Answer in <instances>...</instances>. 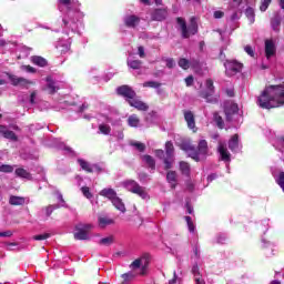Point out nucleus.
Returning a JSON list of instances; mask_svg holds the SVG:
<instances>
[{"label":"nucleus","instance_id":"1","mask_svg":"<svg viewBox=\"0 0 284 284\" xmlns=\"http://www.w3.org/2000/svg\"><path fill=\"white\" fill-rule=\"evenodd\" d=\"M257 104L263 110H272V108L284 105V85L271 84L265 87L262 94L257 98Z\"/></svg>","mask_w":284,"mask_h":284},{"label":"nucleus","instance_id":"2","mask_svg":"<svg viewBox=\"0 0 284 284\" xmlns=\"http://www.w3.org/2000/svg\"><path fill=\"white\" fill-rule=\"evenodd\" d=\"M176 23L181 28V34L182 39H190V36L196 34L199 32V24H196V19L191 18L190 26L187 27V22H185V19L179 17L176 18Z\"/></svg>","mask_w":284,"mask_h":284},{"label":"nucleus","instance_id":"3","mask_svg":"<svg viewBox=\"0 0 284 284\" xmlns=\"http://www.w3.org/2000/svg\"><path fill=\"white\" fill-rule=\"evenodd\" d=\"M91 230L92 224L78 223L75 225V232L73 233L75 241H88L90 239L89 234Z\"/></svg>","mask_w":284,"mask_h":284},{"label":"nucleus","instance_id":"4","mask_svg":"<svg viewBox=\"0 0 284 284\" xmlns=\"http://www.w3.org/2000/svg\"><path fill=\"white\" fill-rule=\"evenodd\" d=\"M206 91H200L199 97L205 99L206 103H219V98H212L214 94V81L212 79L206 80Z\"/></svg>","mask_w":284,"mask_h":284},{"label":"nucleus","instance_id":"5","mask_svg":"<svg viewBox=\"0 0 284 284\" xmlns=\"http://www.w3.org/2000/svg\"><path fill=\"white\" fill-rule=\"evenodd\" d=\"M224 67L226 77H235L243 70V63L236 60H226Z\"/></svg>","mask_w":284,"mask_h":284},{"label":"nucleus","instance_id":"6","mask_svg":"<svg viewBox=\"0 0 284 284\" xmlns=\"http://www.w3.org/2000/svg\"><path fill=\"white\" fill-rule=\"evenodd\" d=\"M116 95L123 97V99H125V101L129 103L132 99H135L136 91H134V89L128 84H122L116 88Z\"/></svg>","mask_w":284,"mask_h":284},{"label":"nucleus","instance_id":"7","mask_svg":"<svg viewBox=\"0 0 284 284\" xmlns=\"http://www.w3.org/2000/svg\"><path fill=\"white\" fill-rule=\"evenodd\" d=\"M181 150L189 153L190 159H193V161H195L196 163L201 161V158L199 156V151L196 150V146H194L192 143H183L181 145Z\"/></svg>","mask_w":284,"mask_h":284},{"label":"nucleus","instance_id":"8","mask_svg":"<svg viewBox=\"0 0 284 284\" xmlns=\"http://www.w3.org/2000/svg\"><path fill=\"white\" fill-rule=\"evenodd\" d=\"M183 114H184V120L186 122L189 130L196 132V130H197L196 129V118L194 116V112H192L190 110H184Z\"/></svg>","mask_w":284,"mask_h":284},{"label":"nucleus","instance_id":"9","mask_svg":"<svg viewBox=\"0 0 284 284\" xmlns=\"http://www.w3.org/2000/svg\"><path fill=\"white\" fill-rule=\"evenodd\" d=\"M128 103L131 108H135V110H139L140 112H148V110H150V105H148V103L141 101L136 97L129 100Z\"/></svg>","mask_w":284,"mask_h":284},{"label":"nucleus","instance_id":"10","mask_svg":"<svg viewBox=\"0 0 284 284\" xmlns=\"http://www.w3.org/2000/svg\"><path fill=\"white\" fill-rule=\"evenodd\" d=\"M152 21H165L168 19V9H155L151 13Z\"/></svg>","mask_w":284,"mask_h":284},{"label":"nucleus","instance_id":"11","mask_svg":"<svg viewBox=\"0 0 284 284\" xmlns=\"http://www.w3.org/2000/svg\"><path fill=\"white\" fill-rule=\"evenodd\" d=\"M141 23V18L139 16L130 14L124 18V26L126 28H136Z\"/></svg>","mask_w":284,"mask_h":284},{"label":"nucleus","instance_id":"12","mask_svg":"<svg viewBox=\"0 0 284 284\" xmlns=\"http://www.w3.org/2000/svg\"><path fill=\"white\" fill-rule=\"evenodd\" d=\"M224 113L226 115V121H230L232 119L233 114L239 113V104L231 103L224 108Z\"/></svg>","mask_w":284,"mask_h":284},{"label":"nucleus","instance_id":"13","mask_svg":"<svg viewBox=\"0 0 284 284\" xmlns=\"http://www.w3.org/2000/svg\"><path fill=\"white\" fill-rule=\"evenodd\" d=\"M265 54H266V59H270L276 54V47L274 45V41L272 40L265 41Z\"/></svg>","mask_w":284,"mask_h":284},{"label":"nucleus","instance_id":"14","mask_svg":"<svg viewBox=\"0 0 284 284\" xmlns=\"http://www.w3.org/2000/svg\"><path fill=\"white\" fill-rule=\"evenodd\" d=\"M0 134L3 135L4 139H9L10 141H18L17 133L14 131L8 130V128L0 125Z\"/></svg>","mask_w":284,"mask_h":284},{"label":"nucleus","instance_id":"15","mask_svg":"<svg viewBox=\"0 0 284 284\" xmlns=\"http://www.w3.org/2000/svg\"><path fill=\"white\" fill-rule=\"evenodd\" d=\"M196 151H197V156H207V152H209L207 141L201 140L197 144Z\"/></svg>","mask_w":284,"mask_h":284},{"label":"nucleus","instance_id":"16","mask_svg":"<svg viewBox=\"0 0 284 284\" xmlns=\"http://www.w3.org/2000/svg\"><path fill=\"white\" fill-rule=\"evenodd\" d=\"M217 150L220 152L222 161H225L226 163L231 161L232 155L230 154V151H227V148H225V145L220 144Z\"/></svg>","mask_w":284,"mask_h":284},{"label":"nucleus","instance_id":"17","mask_svg":"<svg viewBox=\"0 0 284 284\" xmlns=\"http://www.w3.org/2000/svg\"><path fill=\"white\" fill-rule=\"evenodd\" d=\"M9 79H10L12 85H19L21 83H23V85H32V82L24 78H19L17 75H10Z\"/></svg>","mask_w":284,"mask_h":284},{"label":"nucleus","instance_id":"18","mask_svg":"<svg viewBox=\"0 0 284 284\" xmlns=\"http://www.w3.org/2000/svg\"><path fill=\"white\" fill-rule=\"evenodd\" d=\"M78 163H79L81 170H83L88 174H92V172H94V169H92V165H90L88 161H85L83 159H78Z\"/></svg>","mask_w":284,"mask_h":284},{"label":"nucleus","instance_id":"19","mask_svg":"<svg viewBox=\"0 0 284 284\" xmlns=\"http://www.w3.org/2000/svg\"><path fill=\"white\" fill-rule=\"evenodd\" d=\"M31 61L34 65H39V68H45V65H48V60L41 55H33Z\"/></svg>","mask_w":284,"mask_h":284},{"label":"nucleus","instance_id":"20","mask_svg":"<svg viewBox=\"0 0 284 284\" xmlns=\"http://www.w3.org/2000/svg\"><path fill=\"white\" fill-rule=\"evenodd\" d=\"M180 172L183 174V176H190L192 169L190 166V163L185 161L180 162Z\"/></svg>","mask_w":284,"mask_h":284},{"label":"nucleus","instance_id":"21","mask_svg":"<svg viewBox=\"0 0 284 284\" xmlns=\"http://www.w3.org/2000/svg\"><path fill=\"white\" fill-rule=\"evenodd\" d=\"M111 202L115 209H118L122 213H125V204L119 196L115 195Z\"/></svg>","mask_w":284,"mask_h":284},{"label":"nucleus","instance_id":"22","mask_svg":"<svg viewBox=\"0 0 284 284\" xmlns=\"http://www.w3.org/2000/svg\"><path fill=\"white\" fill-rule=\"evenodd\" d=\"M166 181L171 184L172 190L176 187V171H169L166 173Z\"/></svg>","mask_w":284,"mask_h":284},{"label":"nucleus","instance_id":"23","mask_svg":"<svg viewBox=\"0 0 284 284\" xmlns=\"http://www.w3.org/2000/svg\"><path fill=\"white\" fill-rule=\"evenodd\" d=\"M98 223H99V227H101V230H104V227H108V225H114V220L100 216L98 219Z\"/></svg>","mask_w":284,"mask_h":284},{"label":"nucleus","instance_id":"24","mask_svg":"<svg viewBox=\"0 0 284 284\" xmlns=\"http://www.w3.org/2000/svg\"><path fill=\"white\" fill-rule=\"evenodd\" d=\"M10 205H26V197L11 195L9 199Z\"/></svg>","mask_w":284,"mask_h":284},{"label":"nucleus","instance_id":"25","mask_svg":"<svg viewBox=\"0 0 284 284\" xmlns=\"http://www.w3.org/2000/svg\"><path fill=\"white\" fill-rule=\"evenodd\" d=\"M100 196H104L105 199L112 201L116 196V191H114L113 189H103L100 192Z\"/></svg>","mask_w":284,"mask_h":284},{"label":"nucleus","instance_id":"26","mask_svg":"<svg viewBox=\"0 0 284 284\" xmlns=\"http://www.w3.org/2000/svg\"><path fill=\"white\" fill-rule=\"evenodd\" d=\"M142 160L148 165V168H150V170H156V161H154L152 155H143Z\"/></svg>","mask_w":284,"mask_h":284},{"label":"nucleus","instance_id":"27","mask_svg":"<svg viewBox=\"0 0 284 284\" xmlns=\"http://www.w3.org/2000/svg\"><path fill=\"white\" fill-rule=\"evenodd\" d=\"M141 123V119H139V115L132 114L128 118V125L130 128H139V124Z\"/></svg>","mask_w":284,"mask_h":284},{"label":"nucleus","instance_id":"28","mask_svg":"<svg viewBox=\"0 0 284 284\" xmlns=\"http://www.w3.org/2000/svg\"><path fill=\"white\" fill-rule=\"evenodd\" d=\"M126 65L131 68V70H141L143 67V61L141 60H128Z\"/></svg>","mask_w":284,"mask_h":284},{"label":"nucleus","instance_id":"29","mask_svg":"<svg viewBox=\"0 0 284 284\" xmlns=\"http://www.w3.org/2000/svg\"><path fill=\"white\" fill-rule=\"evenodd\" d=\"M165 154L166 158L174 159V144L172 143V141H168L165 143Z\"/></svg>","mask_w":284,"mask_h":284},{"label":"nucleus","instance_id":"30","mask_svg":"<svg viewBox=\"0 0 284 284\" xmlns=\"http://www.w3.org/2000/svg\"><path fill=\"white\" fill-rule=\"evenodd\" d=\"M213 121L216 123L220 130H223V128H225V122L223 121V118L219 114V112L213 113Z\"/></svg>","mask_w":284,"mask_h":284},{"label":"nucleus","instance_id":"31","mask_svg":"<svg viewBox=\"0 0 284 284\" xmlns=\"http://www.w3.org/2000/svg\"><path fill=\"white\" fill-rule=\"evenodd\" d=\"M138 185L139 184L134 180H128L124 182V187L128 190V192H132V194L136 190Z\"/></svg>","mask_w":284,"mask_h":284},{"label":"nucleus","instance_id":"32","mask_svg":"<svg viewBox=\"0 0 284 284\" xmlns=\"http://www.w3.org/2000/svg\"><path fill=\"white\" fill-rule=\"evenodd\" d=\"M239 148V134H234L229 141V149L234 152Z\"/></svg>","mask_w":284,"mask_h":284},{"label":"nucleus","instance_id":"33","mask_svg":"<svg viewBox=\"0 0 284 284\" xmlns=\"http://www.w3.org/2000/svg\"><path fill=\"white\" fill-rule=\"evenodd\" d=\"M133 194H136L141 199H148V192H145V189L140 186V184H138V187L133 191Z\"/></svg>","mask_w":284,"mask_h":284},{"label":"nucleus","instance_id":"34","mask_svg":"<svg viewBox=\"0 0 284 284\" xmlns=\"http://www.w3.org/2000/svg\"><path fill=\"white\" fill-rule=\"evenodd\" d=\"M114 243V235H110L100 240L99 244L109 247Z\"/></svg>","mask_w":284,"mask_h":284},{"label":"nucleus","instance_id":"35","mask_svg":"<svg viewBox=\"0 0 284 284\" xmlns=\"http://www.w3.org/2000/svg\"><path fill=\"white\" fill-rule=\"evenodd\" d=\"M16 174L20 179H30V172H28L26 169H21V168L17 169Z\"/></svg>","mask_w":284,"mask_h":284},{"label":"nucleus","instance_id":"36","mask_svg":"<svg viewBox=\"0 0 284 284\" xmlns=\"http://www.w3.org/2000/svg\"><path fill=\"white\" fill-rule=\"evenodd\" d=\"M179 68H182V70H190V60L185 58H181L178 61Z\"/></svg>","mask_w":284,"mask_h":284},{"label":"nucleus","instance_id":"37","mask_svg":"<svg viewBox=\"0 0 284 284\" xmlns=\"http://www.w3.org/2000/svg\"><path fill=\"white\" fill-rule=\"evenodd\" d=\"M0 172H3L4 174H12V172H14V166L10 164H2L0 165Z\"/></svg>","mask_w":284,"mask_h":284},{"label":"nucleus","instance_id":"38","mask_svg":"<svg viewBox=\"0 0 284 284\" xmlns=\"http://www.w3.org/2000/svg\"><path fill=\"white\" fill-rule=\"evenodd\" d=\"M271 26L275 32H278V28H281V18L278 17L273 18L271 20Z\"/></svg>","mask_w":284,"mask_h":284},{"label":"nucleus","instance_id":"39","mask_svg":"<svg viewBox=\"0 0 284 284\" xmlns=\"http://www.w3.org/2000/svg\"><path fill=\"white\" fill-rule=\"evenodd\" d=\"M184 221H186L189 232L194 233V231L196 230V226H194V222H192V217L186 215L184 216Z\"/></svg>","mask_w":284,"mask_h":284},{"label":"nucleus","instance_id":"40","mask_svg":"<svg viewBox=\"0 0 284 284\" xmlns=\"http://www.w3.org/2000/svg\"><path fill=\"white\" fill-rule=\"evenodd\" d=\"M99 130H100L101 134H105V135H108V134H110V132H112V128H110V125H108V124H100Z\"/></svg>","mask_w":284,"mask_h":284},{"label":"nucleus","instance_id":"41","mask_svg":"<svg viewBox=\"0 0 284 284\" xmlns=\"http://www.w3.org/2000/svg\"><path fill=\"white\" fill-rule=\"evenodd\" d=\"M161 87V82H156V81H146L143 83V88H154L158 89Z\"/></svg>","mask_w":284,"mask_h":284},{"label":"nucleus","instance_id":"42","mask_svg":"<svg viewBox=\"0 0 284 284\" xmlns=\"http://www.w3.org/2000/svg\"><path fill=\"white\" fill-rule=\"evenodd\" d=\"M131 145L135 148L138 152H145V144H143V142H132Z\"/></svg>","mask_w":284,"mask_h":284},{"label":"nucleus","instance_id":"43","mask_svg":"<svg viewBox=\"0 0 284 284\" xmlns=\"http://www.w3.org/2000/svg\"><path fill=\"white\" fill-rule=\"evenodd\" d=\"M143 263V258H136L130 264L131 270H139Z\"/></svg>","mask_w":284,"mask_h":284},{"label":"nucleus","instance_id":"44","mask_svg":"<svg viewBox=\"0 0 284 284\" xmlns=\"http://www.w3.org/2000/svg\"><path fill=\"white\" fill-rule=\"evenodd\" d=\"M134 276L135 275L132 272L122 274V278H123L122 284H128V281H132V278H134Z\"/></svg>","mask_w":284,"mask_h":284},{"label":"nucleus","instance_id":"45","mask_svg":"<svg viewBox=\"0 0 284 284\" xmlns=\"http://www.w3.org/2000/svg\"><path fill=\"white\" fill-rule=\"evenodd\" d=\"M277 185L282 189L284 192V172H280L278 178L276 180Z\"/></svg>","mask_w":284,"mask_h":284},{"label":"nucleus","instance_id":"46","mask_svg":"<svg viewBox=\"0 0 284 284\" xmlns=\"http://www.w3.org/2000/svg\"><path fill=\"white\" fill-rule=\"evenodd\" d=\"M245 16L247 17V19H250V21H254V9L252 7L246 8Z\"/></svg>","mask_w":284,"mask_h":284},{"label":"nucleus","instance_id":"47","mask_svg":"<svg viewBox=\"0 0 284 284\" xmlns=\"http://www.w3.org/2000/svg\"><path fill=\"white\" fill-rule=\"evenodd\" d=\"M270 3H272V0H262L260 6L261 12H265L270 8Z\"/></svg>","mask_w":284,"mask_h":284},{"label":"nucleus","instance_id":"48","mask_svg":"<svg viewBox=\"0 0 284 284\" xmlns=\"http://www.w3.org/2000/svg\"><path fill=\"white\" fill-rule=\"evenodd\" d=\"M81 192L83 194V196H85V199H92V192H90V187L88 186H82L81 187Z\"/></svg>","mask_w":284,"mask_h":284},{"label":"nucleus","instance_id":"49","mask_svg":"<svg viewBox=\"0 0 284 284\" xmlns=\"http://www.w3.org/2000/svg\"><path fill=\"white\" fill-rule=\"evenodd\" d=\"M50 233L39 234L33 236V241H45L50 239Z\"/></svg>","mask_w":284,"mask_h":284},{"label":"nucleus","instance_id":"50","mask_svg":"<svg viewBox=\"0 0 284 284\" xmlns=\"http://www.w3.org/2000/svg\"><path fill=\"white\" fill-rule=\"evenodd\" d=\"M173 158H165L164 159V170H172V163H173Z\"/></svg>","mask_w":284,"mask_h":284},{"label":"nucleus","instance_id":"51","mask_svg":"<svg viewBox=\"0 0 284 284\" xmlns=\"http://www.w3.org/2000/svg\"><path fill=\"white\" fill-rule=\"evenodd\" d=\"M59 205H49L47 206L45 210V216H52V212H54V210H58Z\"/></svg>","mask_w":284,"mask_h":284},{"label":"nucleus","instance_id":"52","mask_svg":"<svg viewBox=\"0 0 284 284\" xmlns=\"http://www.w3.org/2000/svg\"><path fill=\"white\" fill-rule=\"evenodd\" d=\"M47 90L49 94H54L57 92V87L54 85V82H49L47 84Z\"/></svg>","mask_w":284,"mask_h":284},{"label":"nucleus","instance_id":"53","mask_svg":"<svg viewBox=\"0 0 284 284\" xmlns=\"http://www.w3.org/2000/svg\"><path fill=\"white\" fill-rule=\"evenodd\" d=\"M192 274H193L194 278H201V272H200L199 265L195 264L192 267Z\"/></svg>","mask_w":284,"mask_h":284},{"label":"nucleus","instance_id":"54","mask_svg":"<svg viewBox=\"0 0 284 284\" xmlns=\"http://www.w3.org/2000/svg\"><path fill=\"white\" fill-rule=\"evenodd\" d=\"M186 88L194 85V75H189L185 78Z\"/></svg>","mask_w":284,"mask_h":284},{"label":"nucleus","instance_id":"55","mask_svg":"<svg viewBox=\"0 0 284 284\" xmlns=\"http://www.w3.org/2000/svg\"><path fill=\"white\" fill-rule=\"evenodd\" d=\"M244 51L246 52V54H248V57H254V49L252 48V45L247 44L246 47H244Z\"/></svg>","mask_w":284,"mask_h":284},{"label":"nucleus","instance_id":"56","mask_svg":"<svg viewBox=\"0 0 284 284\" xmlns=\"http://www.w3.org/2000/svg\"><path fill=\"white\" fill-rule=\"evenodd\" d=\"M138 54L140 59H145V48H143L142 45L138 47Z\"/></svg>","mask_w":284,"mask_h":284},{"label":"nucleus","instance_id":"57","mask_svg":"<svg viewBox=\"0 0 284 284\" xmlns=\"http://www.w3.org/2000/svg\"><path fill=\"white\" fill-rule=\"evenodd\" d=\"M22 68L23 70H26V72H30L31 74H34V72H37V69H34V67L31 65H23Z\"/></svg>","mask_w":284,"mask_h":284},{"label":"nucleus","instance_id":"58","mask_svg":"<svg viewBox=\"0 0 284 284\" xmlns=\"http://www.w3.org/2000/svg\"><path fill=\"white\" fill-rule=\"evenodd\" d=\"M214 19H223L225 17V13L223 11H215L213 13Z\"/></svg>","mask_w":284,"mask_h":284},{"label":"nucleus","instance_id":"59","mask_svg":"<svg viewBox=\"0 0 284 284\" xmlns=\"http://www.w3.org/2000/svg\"><path fill=\"white\" fill-rule=\"evenodd\" d=\"M155 155L158 156V159H163L165 156V151L159 149L155 151Z\"/></svg>","mask_w":284,"mask_h":284},{"label":"nucleus","instance_id":"60","mask_svg":"<svg viewBox=\"0 0 284 284\" xmlns=\"http://www.w3.org/2000/svg\"><path fill=\"white\" fill-rule=\"evenodd\" d=\"M174 59H172V58H169V59H166V68H170V69H172V68H174Z\"/></svg>","mask_w":284,"mask_h":284},{"label":"nucleus","instance_id":"61","mask_svg":"<svg viewBox=\"0 0 284 284\" xmlns=\"http://www.w3.org/2000/svg\"><path fill=\"white\" fill-rule=\"evenodd\" d=\"M185 207H186L187 214H193L194 207H192V204H190V202H186Z\"/></svg>","mask_w":284,"mask_h":284},{"label":"nucleus","instance_id":"62","mask_svg":"<svg viewBox=\"0 0 284 284\" xmlns=\"http://www.w3.org/2000/svg\"><path fill=\"white\" fill-rule=\"evenodd\" d=\"M92 170L98 172V174H101V172H103V169L101 166H99L98 164H93Z\"/></svg>","mask_w":284,"mask_h":284},{"label":"nucleus","instance_id":"63","mask_svg":"<svg viewBox=\"0 0 284 284\" xmlns=\"http://www.w3.org/2000/svg\"><path fill=\"white\" fill-rule=\"evenodd\" d=\"M0 236L10 237V236H12V231L0 232Z\"/></svg>","mask_w":284,"mask_h":284},{"label":"nucleus","instance_id":"64","mask_svg":"<svg viewBox=\"0 0 284 284\" xmlns=\"http://www.w3.org/2000/svg\"><path fill=\"white\" fill-rule=\"evenodd\" d=\"M194 281L195 284H205V281H203L201 277H195Z\"/></svg>","mask_w":284,"mask_h":284}]
</instances>
